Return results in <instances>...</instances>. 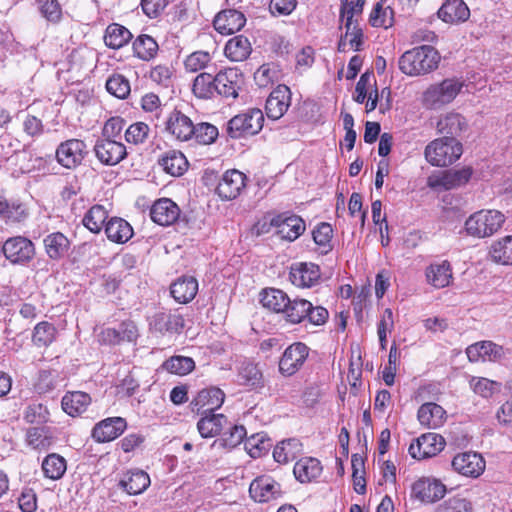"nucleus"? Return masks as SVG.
<instances>
[{
  "instance_id": "obj_1",
  "label": "nucleus",
  "mask_w": 512,
  "mask_h": 512,
  "mask_svg": "<svg viewBox=\"0 0 512 512\" xmlns=\"http://www.w3.org/2000/svg\"><path fill=\"white\" fill-rule=\"evenodd\" d=\"M440 62L438 51L430 45H422L406 51L399 58V69L408 76H420L435 70Z\"/></svg>"
},
{
  "instance_id": "obj_2",
  "label": "nucleus",
  "mask_w": 512,
  "mask_h": 512,
  "mask_svg": "<svg viewBox=\"0 0 512 512\" xmlns=\"http://www.w3.org/2000/svg\"><path fill=\"white\" fill-rule=\"evenodd\" d=\"M284 318L291 324H298L308 320L313 325L324 324L329 313L322 306L314 307L311 302L303 298L289 299V304L283 312Z\"/></svg>"
},
{
  "instance_id": "obj_3",
  "label": "nucleus",
  "mask_w": 512,
  "mask_h": 512,
  "mask_svg": "<svg viewBox=\"0 0 512 512\" xmlns=\"http://www.w3.org/2000/svg\"><path fill=\"white\" fill-rule=\"evenodd\" d=\"M462 145L453 137L435 139L425 148V158L433 166H447L460 158Z\"/></svg>"
},
{
  "instance_id": "obj_4",
  "label": "nucleus",
  "mask_w": 512,
  "mask_h": 512,
  "mask_svg": "<svg viewBox=\"0 0 512 512\" xmlns=\"http://www.w3.org/2000/svg\"><path fill=\"white\" fill-rule=\"evenodd\" d=\"M505 215L498 210H480L465 221L467 233L473 237L492 236L504 224Z\"/></svg>"
},
{
  "instance_id": "obj_5",
  "label": "nucleus",
  "mask_w": 512,
  "mask_h": 512,
  "mask_svg": "<svg viewBox=\"0 0 512 512\" xmlns=\"http://www.w3.org/2000/svg\"><path fill=\"white\" fill-rule=\"evenodd\" d=\"M264 123L263 112L251 108L231 118L227 123V134L234 139L258 134Z\"/></svg>"
},
{
  "instance_id": "obj_6",
  "label": "nucleus",
  "mask_w": 512,
  "mask_h": 512,
  "mask_svg": "<svg viewBox=\"0 0 512 512\" xmlns=\"http://www.w3.org/2000/svg\"><path fill=\"white\" fill-rule=\"evenodd\" d=\"M463 82L456 78L443 80L439 84L431 85L423 94V103L431 109L439 108L450 103L460 92Z\"/></svg>"
},
{
  "instance_id": "obj_7",
  "label": "nucleus",
  "mask_w": 512,
  "mask_h": 512,
  "mask_svg": "<svg viewBox=\"0 0 512 512\" xmlns=\"http://www.w3.org/2000/svg\"><path fill=\"white\" fill-rule=\"evenodd\" d=\"M472 173L471 167L438 171L427 178V186L438 191L455 189L468 183Z\"/></svg>"
},
{
  "instance_id": "obj_8",
  "label": "nucleus",
  "mask_w": 512,
  "mask_h": 512,
  "mask_svg": "<svg viewBox=\"0 0 512 512\" xmlns=\"http://www.w3.org/2000/svg\"><path fill=\"white\" fill-rule=\"evenodd\" d=\"M309 347L302 342H295L288 346L279 360V372L285 377L296 374L306 362Z\"/></svg>"
},
{
  "instance_id": "obj_9",
  "label": "nucleus",
  "mask_w": 512,
  "mask_h": 512,
  "mask_svg": "<svg viewBox=\"0 0 512 512\" xmlns=\"http://www.w3.org/2000/svg\"><path fill=\"white\" fill-rule=\"evenodd\" d=\"M86 148L85 142L80 139L66 140L56 149L57 162L67 169H74L82 163Z\"/></svg>"
},
{
  "instance_id": "obj_10",
  "label": "nucleus",
  "mask_w": 512,
  "mask_h": 512,
  "mask_svg": "<svg viewBox=\"0 0 512 512\" xmlns=\"http://www.w3.org/2000/svg\"><path fill=\"white\" fill-rule=\"evenodd\" d=\"M445 447L444 438L436 433L423 434L409 446V454L415 459L430 458L440 453Z\"/></svg>"
},
{
  "instance_id": "obj_11",
  "label": "nucleus",
  "mask_w": 512,
  "mask_h": 512,
  "mask_svg": "<svg viewBox=\"0 0 512 512\" xmlns=\"http://www.w3.org/2000/svg\"><path fill=\"white\" fill-rule=\"evenodd\" d=\"M94 152L97 159L108 166L120 163L127 156L124 144L109 138L98 139L94 145Z\"/></svg>"
},
{
  "instance_id": "obj_12",
  "label": "nucleus",
  "mask_w": 512,
  "mask_h": 512,
  "mask_svg": "<svg viewBox=\"0 0 512 512\" xmlns=\"http://www.w3.org/2000/svg\"><path fill=\"white\" fill-rule=\"evenodd\" d=\"M3 254L13 264L30 261L35 253L33 243L22 236L9 238L2 247Z\"/></svg>"
},
{
  "instance_id": "obj_13",
  "label": "nucleus",
  "mask_w": 512,
  "mask_h": 512,
  "mask_svg": "<svg viewBox=\"0 0 512 512\" xmlns=\"http://www.w3.org/2000/svg\"><path fill=\"white\" fill-rule=\"evenodd\" d=\"M243 76L236 68H229L216 74V95L236 99L243 85Z\"/></svg>"
},
{
  "instance_id": "obj_14",
  "label": "nucleus",
  "mask_w": 512,
  "mask_h": 512,
  "mask_svg": "<svg viewBox=\"0 0 512 512\" xmlns=\"http://www.w3.org/2000/svg\"><path fill=\"white\" fill-rule=\"evenodd\" d=\"M452 467L463 476L477 478L485 469V461L476 452H464L453 458Z\"/></svg>"
},
{
  "instance_id": "obj_15",
  "label": "nucleus",
  "mask_w": 512,
  "mask_h": 512,
  "mask_svg": "<svg viewBox=\"0 0 512 512\" xmlns=\"http://www.w3.org/2000/svg\"><path fill=\"white\" fill-rule=\"evenodd\" d=\"M250 496L257 502H269L282 496L281 485L270 476H260L249 487Z\"/></svg>"
},
{
  "instance_id": "obj_16",
  "label": "nucleus",
  "mask_w": 512,
  "mask_h": 512,
  "mask_svg": "<svg viewBox=\"0 0 512 512\" xmlns=\"http://www.w3.org/2000/svg\"><path fill=\"white\" fill-rule=\"evenodd\" d=\"M271 225L277 228V234L285 240L294 241L305 231V222L297 215L280 214L272 218Z\"/></svg>"
},
{
  "instance_id": "obj_17",
  "label": "nucleus",
  "mask_w": 512,
  "mask_h": 512,
  "mask_svg": "<svg viewBox=\"0 0 512 512\" xmlns=\"http://www.w3.org/2000/svg\"><path fill=\"white\" fill-rule=\"evenodd\" d=\"M289 277L293 285L310 288L319 282L321 272L319 266L314 263L300 262L291 266Z\"/></svg>"
},
{
  "instance_id": "obj_18",
  "label": "nucleus",
  "mask_w": 512,
  "mask_h": 512,
  "mask_svg": "<svg viewBox=\"0 0 512 512\" xmlns=\"http://www.w3.org/2000/svg\"><path fill=\"white\" fill-rule=\"evenodd\" d=\"M224 399V392L217 387L203 389L192 400V411H196L199 414L214 412L222 406Z\"/></svg>"
},
{
  "instance_id": "obj_19",
  "label": "nucleus",
  "mask_w": 512,
  "mask_h": 512,
  "mask_svg": "<svg viewBox=\"0 0 512 512\" xmlns=\"http://www.w3.org/2000/svg\"><path fill=\"white\" fill-rule=\"evenodd\" d=\"M126 426V420L122 417L106 418L95 425L92 437L98 443L110 442L119 437Z\"/></svg>"
},
{
  "instance_id": "obj_20",
  "label": "nucleus",
  "mask_w": 512,
  "mask_h": 512,
  "mask_svg": "<svg viewBox=\"0 0 512 512\" xmlns=\"http://www.w3.org/2000/svg\"><path fill=\"white\" fill-rule=\"evenodd\" d=\"M291 92L286 85H278L266 100L265 110L268 118H281L290 106Z\"/></svg>"
},
{
  "instance_id": "obj_21",
  "label": "nucleus",
  "mask_w": 512,
  "mask_h": 512,
  "mask_svg": "<svg viewBox=\"0 0 512 512\" xmlns=\"http://www.w3.org/2000/svg\"><path fill=\"white\" fill-rule=\"evenodd\" d=\"M416 498L422 502L433 503L443 498L446 493L445 485L438 479L421 478L412 487Z\"/></svg>"
},
{
  "instance_id": "obj_22",
  "label": "nucleus",
  "mask_w": 512,
  "mask_h": 512,
  "mask_svg": "<svg viewBox=\"0 0 512 512\" xmlns=\"http://www.w3.org/2000/svg\"><path fill=\"white\" fill-rule=\"evenodd\" d=\"M245 180L246 176L238 170L226 171L216 187V192L222 199H234L245 187Z\"/></svg>"
},
{
  "instance_id": "obj_23",
  "label": "nucleus",
  "mask_w": 512,
  "mask_h": 512,
  "mask_svg": "<svg viewBox=\"0 0 512 512\" xmlns=\"http://www.w3.org/2000/svg\"><path fill=\"white\" fill-rule=\"evenodd\" d=\"M153 222L161 226L175 223L180 216V208L169 198H161L154 202L150 209Z\"/></svg>"
},
{
  "instance_id": "obj_24",
  "label": "nucleus",
  "mask_w": 512,
  "mask_h": 512,
  "mask_svg": "<svg viewBox=\"0 0 512 512\" xmlns=\"http://www.w3.org/2000/svg\"><path fill=\"white\" fill-rule=\"evenodd\" d=\"M437 14L443 22L458 25L469 19L470 9L463 0H445Z\"/></svg>"
},
{
  "instance_id": "obj_25",
  "label": "nucleus",
  "mask_w": 512,
  "mask_h": 512,
  "mask_svg": "<svg viewBox=\"0 0 512 512\" xmlns=\"http://www.w3.org/2000/svg\"><path fill=\"white\" fill-rule=\"evenodd\" d=\"M149 326L151 330L160 334L178 333L184 327V319L180 314L160 311L149 318Z\"/></svg>"
},
{
  "instance_id": "obj_26",
  "label": "nucleus",
  "mask_w": 512,
  "mask_h": 512,
  "mask_svg": "<svg viewBox=\"0 0 512 512\" xmlns=\"http://www.w3.org/2000/svg\"><path fill=\"white\" fill-rule=\"evenodd\" d=\"M246 23L243 13L229 9L218 13L213 21L214 28L223 35L238 32Z\"/></svg>"
},
{
  "instance_id": "obj_27",
  "label": "nucleus",
  "mask_w": 512,
  "mask_h": 512,
  "mask_svg": "<svg viewBox=\"0 0 512 512\" xmlns=\"http://www.w3.org/2000/svg\"><path fill=\"white\" fill-rule=\"evenodd\" d=\"M466 354L471 362L497 361L503 357L504 350L502 346L491 341H482L468 346Z\"/></svg>"
},
{
  "instance_id": "obj_28",
  "label": "nucleus",
  "mask_w": 512,
  "mask_h": 512,
  "mask_svg": "<svg viewBox=\"0 0 512 512\" xmlns=\"http://www.w3.org/2000/svg\"><path fill=\"white\" fill-rule=\"evenodd\" d=\"M166 130L180 141H187L193 136L194 124L180 111H173L167 122Z\"/></svg>"
},
{
  "instance_id": "obj_29",
  "label": "nucleus",
  "mask_w": 512,
  "mask_h": 512,
  "mask_svg": "<svg viewBox=\"0 0 512 512\" xmlns=\"http://www.w3.org/2000/svg\"><path fill=\"white\" fill-rule=\"evenodd\" d=\"M417 417L422 426L429 429H436L444 424L446 411L440 405L428 402L420 406Z\"/></svg>"
},
{
  "instance_id": "obj_30",
  "label": "nucleus",
  "mask_w": 512,
  "mask_h": 512,
  "mask_svg": "<svg viewBox=\"0 0 512 512\" xmlns=\"http://www.w3.org/2000/svg\"><path fill=\"white\" fill-rule=\"evenodd\" d=\"M198 291V282L192 276H184L172 283L170 292L172 297L181 304L192 301Z\"/></svg>"
},
{
  "instance_id": "obj_31",
  "label": "nucleus",
  "mask_w": 512,
  "mask_h": 512,
  "mask_svg": "<svg viewBox=\"0 0 512 512\" xmlns=\"http://www.w3.org/2000/svg\"><path fill=\"white\" fill-rule=\"evenodd\" d=\"M119 485L129 495H138L148 488L150 485V477L143 470H130L123 475Z\"/></svg>"
},
{
  "instance_id": "obj_32",
  "label": "nucleus",
  "mask_w": 512,
  "mask_h": 512,
  "mask_svg": "<svg viewBox=\"0 0 512 512\" xmlns=\"http://www.w3.org/2000/svg\"><path fill=\"white\" fill-rule=\"evenodd\" d=\"M90 403V395L82 391L67 392L61 401L64 412L72 417L85 412Z\"/></svg>"
},
{
  "instance_id": "obj_33",
  "label": "nucleus",
  "mask_w": 512,
  "mask_h": 512,
  "mask_svg": "<svg viewBox=\"0 0 512 512\" xmlns=\"http://www.w3.org/2000/svg\"><path fill=\"white\" fill-rule=\"evenodd\" d=\"M163 170L172 176H181L188 169V161L183 153L176 150L165 152L158 160Z\"/></svg>"
},
{
  "instance_id": "obj_34",
  "label": "nucleus",
  "mask_w": 512,
  "mask_h": 512,
  "mask_svg": "<svg viewBox=\"0 0 512 512\" xmlns=\"http://www.w3.org/2000/svg\"><path fill=\"white\" fill-rule=\"evenodd\" d=\"M105 233L110 241L123 244L133 236V228L126 220L113 217L106 223Z\"/></svg>"
},
{
  "instance_id": "obj_35",
  "label": "nucleus",
  "mask_w": 512,
  "mask_h": 512,
  "mask_svg": "<svg viewBox=\"0 0 512 512\" xmlns=\"http://www.w3.org/2000/svg\"><path fill=\"white\" fill-rule=\"evenodd\" d=\"M252 47L249 39L243 35L231 38L225 45V55L231 61L241 62L251 54Z\"/></svg>"
},
{
  "instance_id": "obj_36",
  "label": "nucleus",
  "mask_w": 512,
  "mask_h": 512,
  "mask_svg": "<svg viewBox=\"0 0 512 512\" xmlns=\"http://www.w3.org/2000/svg\"><path fill=\"white\" fill-rule=\"evenodd\" d=\"M427 281L435 288H444L452 280L451 265L448 261L433 263L426 269Z\"/></svg>"
},
{
  "instance_id": "obj_37",
  "label": "nucleus",
  "mask_w": 512,
  "mask_h": 512,
  "mask_svg": "<svg viewBox=\"0 0 512 512\" xmlns=\"http://www.w3.org/2000/svg\"><path fill=\"white\" fill-rule=\"evenodd\" d=\"M322 472L320 461L316 458L306 457L296 462L293 473L298 481L307 483L317 478Z\"/></svg>"
},
{
  "instance_id": "obj_38",
  "label": "nucleus",
  "mask_w": 512,
  "mask_h": 512,
  "mask_svg": "<svg viewBox=\"0 0 512 512\" xmlns=\"http://www.w3.org/2000/svg\"><path fill=\"white\" fill-rule=\"evenodd\" d=\"M302 443L296 438L281 441L273 451V457L278 463H288L302 454Z\"/></svg>"
},
{
  "instance_id": "obj_39",
  "label": "nucleus",
  "mask_w": 512,
  "mask_h": 512,
  "mask_svg": "<svg viewBox=\"0 0 512 512\" xmlns=\"http://www.w3.org/2000/svg\"><path fill=\"white\" fill-rule=\"evenodd\" d=\"M198 421L197 428L200 435L204 438H210L218 435L223 426L227 423V418L223 414L206 413Z\"/></svg>"
},
{
  "instance_id": "obj_40",
  "label": "nucleus",
  "mask_w": 512,
  "mask_h": 512,
  "mask_svg": "<svg viewBox=\"0 0 512 512\" xmlns=\"http://www.w3.org/2000/svg\"><path fill=\"white\" fill-rule=\"evenodd\" d=\"M465 118L458 113H448L442 116L437 122V130L445 137H453L460 135L466 128Z\"/></svg>"
},
{
  "instance_id": "obj_41",
  "label": "nucleus",
  "mask_w": 512,
  "mask_h": 512,
  "mask_svg": "<svg viewBox=\"0 0 512 512\" xmlns=\"http://www.w3.org/2000/svg\"><path fill=\"white\" fill-rule=\"evenodd\" d=\"M262 305L276 313H283L289 304V297L280 289L268 288L261 292Z\"/></svg>"
},
{
  "instance_id": "obj_42",
  "label": "nucleus",
  "mask_w": 512,
  "mask_h": 512,
  "mask_svg": "<svg viewBox=\"0 0 512 512\" xmlns=\"http://www.w3.org/2000/svg\"><path fill=\"white\" fill-rule=\"evenodd\" d=\"M239 382L252 390H259L264 387V377L260 368L253 363H245L239 369Z\"/></svg>"
},
{
  "instance_id": "obj_43",
  "label": "nucleus",
  "mask_w": 512,
  "mask_h": 512,
  "mask_svg": "<svg viewBox=\"0 0 512 512\" xmlns=\"http://www.w3.org/2000/svg\"><path fill=\"white\" fill-rule=\"evenodd\" d=\"M216 75L200 73L193 81V94L199 99H212L216 96Z\"/></svg>"
},
{
  "instance_id": "obj_44",
  "label": "nucleus",
  "mask_w": 512,
  "mask_h": 512,
  "mask_svg": "<svg viewBox=\"0 0 512 512\" xmlns=\"http://www.w3.org/2000/svg\"><path fill=\"white\" fill-rule=\"evenodd\" d=\"M103 334L105 340L110 343H118L120 341H135L138 337V329L134 322H122L117 329L107 328Z\"/></svg>"
},
{
  "instance_id": "obj_45",
  "label": "nucleus",
  "mask_w": 512,
  "mask_h": 512,
  "mask_svg": "<svg viewBox=\"0 0 512 512\" xmlns=\"http://www.w3.org/2000/svg\"><path fill=\"white\" fill-rule=\"evenodd\" d=\"M69 245L67 237L60 232L51 233L44 239L46 253L51 259L63 257L67 253Z\"/></svg>"
},
{
  "instance_id": "obj_46",
  "label": "nucleus",
  "mask_w": 512,
  "mask_h": 512,
  "mask_svg": "<svg viewBox=\"0 0 512 512\" xmlns=\"http://www.w3.org/2000/svg\"><path fill=\"white\" fill-rule=\"evenodd\" d=\"M489 254L496 263L512 265V235L495 241L490 247Z\"/></svg>"
},
{
  "instance_id": "obj_47",
  "label": "nucleus",
  "mask_w": 512,
  "mask_h": 512,
  "mask_svg": "<svg viewBox=\"0 0 512 512\" xmlns=\"http://www.w3.org/2000/svg\"><path fill=\"white\" fill-rule=\"evenodd\" d=\"M131 38L132 34L127 28L114 23L107 27L104 41L108 47L119 49L127 44Z\"/></svg>"
},
{
  "instance_id": "obj_48",
  "label": "nucleus",
  "mask_w": 512,
  "mask_h": 512,
  "mask_svg": "<svg viewBox=\"0 0 512 512\" xmlns=\"http://www.w3.org/2000/svg\"><path fill=\"white\" fill-rule=\"evenodd\" d=\"M66 469V460L56 453L47 455L42 462L44 476L51 480L62 478Z\"/></svg>"
},
{
  "instance_id": "obj_49",
  "label": "nucleus",
  "mask_w": 512,
  "mask_h": 512,
  "mask_svg": "<svg viewBox=\"0 0 512 512\" xmlns=\"http://www.w3.org/2000/svg\"><path fill=\"white\" fill-rule=\"evenodd\" d=\"M157 42L149 35H139L133 43V50L135 55L144 61L153 59L158 52Z\"/></svg>"
},
{
  "instance_id": "obj_50",
  "label": "nucleus",
  "mask_w": 512,
  "mask_h": 512,
  "mask_svg": "<svg viewBox=\"0 0 512 512\" xmlns=\"http://www.w3.org/2000/svg\"><path fill=\"white\" fill-rule=\"evenodd\" d=\"M26 443L35 450H47L52 444V437L46 427H31L26 433Z\"/></svg>"
},
{
  "instance_id": "obj_51",
  "label": "nucleus",
  "mask_w": 512,
  "mask_h": 512,
  "mask_svg": "<svg viewBox=\"0 0 512 512\" xmlns=\"http://www.w3.org/2000/svg\"><path fill=\"white\" fill-rule=\"evenodd\" d=\"M108 218L107 210L101 205L91 207L85 214L83 225L92 233H99Z\"/></svg>"
},
{
  "instance_id": "obj_52",
  "label": "nucleus",
  "mask_w": 512,
  "mask_h": 512,
  "mask_svg": "<svg viewBox=\"0 0 512 512\" xmlns=\"http://www.w3.org/2000/svg\"><path fill=\"white\" fill-rule=\"evenodd\" d=\"M245 449L251 457H260L263 453L267 452L271 447V440L264 433H256L251 435L245 440Z\"/></svg>"
},
{
  "instance_id": "obj_53",
  "label": "nucleus",
  "mask_w": 512,
  "mask_h": 512,
  "mask_svg": "<svg viewBox=\"0 0 512 512\" xmlns=\"http://www.w3.org/2000/svg\"><path fill=\"white\" fill-rule=\"evenodd\" d=\"M195 367L194 360L186 356H172L163 363V368L176 375H186Z\"/></svg>"
},
{
  "instance_id": "obj_54",
  "label": "nucleus",
  "mask_w": 512,
  "mask_h": 512,
  "mask_svg": "<svg viewBox=\"0 0 512 512\" xmlns=\"http://www.w3.org/2000/svg\"><path fill=\"white\" fill-rule=\"evenodd\" d=\"M470 387L481 397L489 398L500 391L501 383L484 377H472Z\"/></svg>"
},
{
  "instance_id": "obj_55",
  "label": "nucleus",
  "mask_w": 512,
  "mask_h": 512,
  "mask_svg": "<svg viewBox=\"0 0 512 512\" xmlns=\"http://www.w3.org/2000/svg\"><path fill=\"white\" fill-rule=\"evenodd\" d=\"M38 11L48 22L58 23L62 18V7L58 0H36Z\"/></svg>"
},
{
  "instance_id": "obj_56",
  "label": "nucleus",
  "mask_w": 512,
  "mask_h": 512,
  "mask_svg": "<svg viewBox=\"0 0 512 512\" xmlns=\"http://www.w3.org/2000/svg\"><path fill=\"white\" fill-rule=\"evenodd\" d=\"M333 229L329 223H321L313 230V240L321 248V253L327 254L332 250L331 239Z\"/></svg>"
},
{
  "instance_id": "obj_57",
  "label": "nucleus",
  "mask_w": 512,
  "mask_h": 512,
  "mask_svg": "<svg viewBox=\"0 0 512 512\" xmlns=\"http://www.w3.org/2000/svg\"><path fill=\"white\" fill-rule=\"evenodd\" d=\"M369 23L373 27L387 29L393 25V11L389 7L384 9L381 3H377L370 13Z\"/></svg>"
},
{
  "instance_id": "obj_58",
  "label": "nucleus",
  "mask_w": 512,
  "mask_h": 512,
  "mask_svg": "<svg viewBox=\"0 0 512 512\" xmlns=\"http://www.w3.org/2000/svg\"><path fill=\"white\" fill-rule=\"evenodd\" d=\"M106 89L115 97L124 99L130 94V83L123 75L115 74L108 78Z\"/></svg>"
},
{
  "instance_id": "obj_59",
  "label": "nucleus",
  "mask_w": 512,
  "mask_h": 512,
  "mask_svg": "<svg viewBox=\"0 0 512 512\" xmlns=\"http://www.w3.org/2000/svg\"><path fill=\"white\" fill-rule=\"evenodd\" d=\"M175 69L171 64H158L150 71V79L163 87L172 85Z\"/></svg>"
},
{
  "instance_id": "obj_60",
  "label": "nucleus",
  "mask_w": 512,
  "mask_h": 512,
  "mask_svg": "<svg viewBox=\"0 0 512 512\" xmlns=\"http://www.w3.org/2000/svg\"><path fill=\"white\" fill-rule=\"evenodd\" d=\"M56 334L55 327L48 322H40L34 328L33 342L37 346H48L53 342Z\"/></svg>"
},
{
  "instance_id": "obj_61",
  "label": "nucleus",
  "mask_w": 512,
  "mask_h": 512,
  "mask_svg": "<svg viewBox=\"0 0 512 512\" xmlns=\"http://www.w3.org/2000/svg\"><path fill=\"white\" fill-rule=\"evenodd\" d=\"M218 136V129L216 126L209 123H199L194 125L193 136L200 144H211Z\"/></svg>"
},
{
  "instance_id": "obj_62",
  "label": "nucleus",
  "mask_w": 512,
  "mask_h": 512,
  "mask_svg": "<svg viewBox=\"0 0 512 512\" xmlns=\"http://www.w3.org/2000/svg\"><path fill=\"white\" fill-rule=\"evenodd\" d=\"M211 61V55L205 51L191 53L185 60V69L189 72H197L207 67Z\"/></svg>"
},
{
  "instance_id": "obj_63",
  "label": "nucleus",
  "mask_w": 512,
  "mask_h": 512,
  "mask_svg": "<svg viewBox=\"0 0 512 512\" xmlns=\"http://www.w3.org/2000/svg\"><path fill=\"white\" fill-rule=\"evenodd\" d=\"M149 133V127L147 124L143 122H137L130 125L125 132V140L128 143H132L135 145L143 143Z\"/></svg>"
},
{
  "instance_id": "obj_64",
  "label": "nucleus",
  "mask_w": 512,
  "mask_h": 512,
  "mask_svg": "<svg viewBox=\"0 0 512 512\" xmlns=\"http://www.w3.org/2000/svg\"><path fill=\"white\" fill-rule=\"evenodd\" d=\"M437 512H472V506L466 499L454 497L440 505Z\"/></svg>"
}]
</instances>
